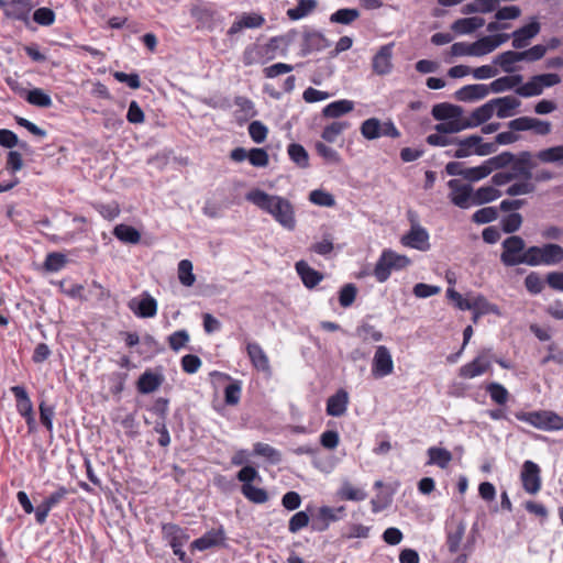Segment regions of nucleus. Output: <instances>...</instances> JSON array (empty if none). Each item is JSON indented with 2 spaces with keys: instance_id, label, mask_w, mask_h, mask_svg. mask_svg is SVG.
<instances>
[{
  "instance_id": "f257e3e1",
  "label": "nucleus",
  "mask_w": 563,
  "mask_h": 563,
  "mask_svg": "<svg viewBox=\"0 0 563 563\" xmlns=\"http://www.w3.org/2000/svg\"><path fill=\"white\" fill-rule=\"evenodd\" d=\"M245 198L249 202L271 214L285 229L290 231L295 229V210L286 198L269 195L257 188L249 191Z\"/></svg>"
},
{
  "instance_id": "f03ea898",
  "label": "nucleus",
  "mask_w": 563,
  "mask_h": 563,
  "mask_svg": "<svg viewBox=\"0 0 563 563\" xmlns=\"http://www.w3.org/2000/svg\"><path fill=\"white\" fill-rule=\"evenodd\" d=\"M562 78L556 73H543L531 76L526 82L520 84L515 90L516 95L521 98L538 97L543 93L547 88L561 84Z\"/></svg>"
},
{
  "instance_id": "7ed1b4c3",
  "label": "nucleus",
  "mask_w": 563,
  "mask_h": 563,
  "mask_svg": "<svg viewBox=\"0 0 563 563\" xmlns=\"http://www.w3.org/2000/svg\"><path fill=\"white\" fill-rule=\"evenodd\" d=\"M563 261V247L559 244L548 243L542 246L528 247V266H552Z\"/></svg>"
},
{
  "instance_id": "20e7f679",
  "label": "nucleus",
  "mask_w": 563,
  "mask_h": 563,
  "mask_svg": "<svg viewBox=\"0 0 563 563\" xmlns=\"http://www.w3.org/2000/svg\"><path fill=\"white\" fill-rule=\"evenodd\" d=\"M410 264L406 255H400L393 250H384L376 262L374 276L379 283L386 282L391 271H400Z\"/></svg>"
},
{
  "instance_id": "39448f33",
  "label": "nucleus",
  "mask_w": 563,
  "mask_h": 563,
  "mask_svg": "<svg viewBox=\"0 0 563 563\" xmlns=\"http://www.w3.org/2000/svg\"><path fill=\"white\" fill-rule=\"evenodd\" d=\"M503 252L500 254L501 263L507 267L526 264L528 260V249L525 240L519 235H511L501 243Z\"/></svg>"
},
{
  "instance_id": "423d86ee",
  "label": "nucleus",
  "mask_w": 563,
  "mask_h": 563,
  "mask_svg": "<svg viewBox=\"0 0 563 563\" xmlns=\"http://www.w3.org/2000/svg\"><path fill=\"white\" fill-rule=\"evenodd\" d=\"M162 533L164 539L168 541L173 553L178 558V560L183 563H191V560L183 550L184 544L189 540L187 529H184L176 523L168 522L163 523Z\"/></svg>"
},
{
  "instance_id": "0eeeda50",
  "label": "nucleus",
  "mask_w": 563,
  "mask_h": 563,
  "mask_svg": "<svg viewBox=\"0 0 563 563\" xmlns=\"http://www.w3.org/2000/svg\"><path fill=\"white\" fill-rule=\"evenodd\" d=\"M448 187L450 189L448 197L451 203L461 209L473 207V187L471 184H465L460 179H450Z\"/></svg>"
},
{
  "instance_id": "6e6552de",
  "label": "nucleus",
  "mask_w": 563,
  "mask_h": 563,
  "mask_svg": "<svg viewBox=\"0 0 563 563\" xmlns=\"http://www.w3.org/2000/svg\"><path fill=\"white\" fill-rule=\"evenodd\" d=\"M371 372L375 378H383L394 373V361L387 346H376Z\"/></svg>"
},
{
  "instance_id": "1a4fd4ad",
  "label": "nucleus",
  "mask_w": 563,
  "mask_h": 563,
  "mask_svg": "<svg viewBox=\"0 0 563 563\" xmlns=\"http://www.w3.org/2000/svg\"><path fill=\"white\" fill-rule=\"evenodd\" d=\"M490 349H485L472 361L459 369V376L465 379H472L485 374L490 368L489 358Z\"/></svg>"
},
{
  "instance_id": "9d476101",
  "label": "nucleus",
  "mask_w": 563,
  "mask_h": 563,
  "mask_svg": "<svg viewBox=\"0 0 563 563\" xmlns=\"http://www.w3.org/2000/svg\"><path fill=\"white\" fill-rule=\"evenodd\" d=\"M429 233L419 223H412L410 230L401 236V244L418 251H428L430 249Z\"/></svg>"
},
{
  "instance_id": "9b49d317",
  "label": "nucleus",
  "mask_w": 563,
  "mask_h": 563,
  "mask_svg": "<svg viewBox=\"0 0 563 563\" xmlns=\"http://www.w3.org/2000/svg\"><path fill=\"white\" fill-rule=\"evenodd\" d=\"M277 47V38H271L269 43L266 46H261L256 44H252L245 47L242 54V63L245 66H251L254 64H263L266 60L273 58V56H266L271 48Z\"/></svg>"
},
{
  "instance_id": "f8f14e48",
  "label": "nucleus",
  "mask_w": 563,
  "mask_h": 563,
  "mask_svg": "<svg viewBox=\"0 0 563 563\" xmlns=\"http://www.w3.org/2000/svg\"><path fill=\"white\" fill-rule=\"evenodd\" d=\"M128 307L139 318H153L157 313V301L147 291L140 298H132Z\"/></svg>"
},
{
  "instance_id": "ddd939ff",
  "label": "nucleus",
  "mask_w": 563,
  "mask_h": 563,
  "mask_svg": "<svg viewBox=\"0 0 563 563\" xmlns=\"http://www.w3.org/2000/svg\"><path fill=\"white\" fill-rule=\"evenodd\" d=\"M245 350L252 366L256 371L264 373L266 376H271L272 366L263 347L257 342H247Z\"/></svg>"
},
{
  "instance_id": "4468645a",
  "label": "nucleus",
  "mask_w": 563,
  "mask_h": 563,
  "mask_svg": "<svg viewBox=\"0 0 563 563\" xmlns=\"http://www.w3.org/2000/svg\"><path fill=\"white\" fill-rule=\"evenodd\" d=\"M540 467L532 461H526L521 470L523 489L529 494H537L541 488Z\"/></svg>"
},
{
  "instance_id": "2eb2a0df",
  "label": "nucleus",
  "mask_w": 563,
  "mask_h": 563,
  "mask_svg": "<svg viewBox=\"0 0 563 563\" xmlns=\"http://www.w3.org/2000/svg\"><path fill=\"white\" fill-rule=\"evenodd\" d=\"M345 516V507L340 506L336 508L322 506L318 510V516L312 523V529L317 531H324L329 528L331 522L339 521Z\"/></svg>"
},
{
  "instance_id": "dca6fc26",
  "label": "nucleus",
  "mask_w": 563,
  "mask_h": 563,
  "mask_svg": "<svg viewBox=\"0 0 563 563\" xmlns=\"http://www.w3.org/2000/svg\"><path fill=\"white\" fill-rule=\"evenodd\" d=\"M540 23L536 20L530 23L517 29L511 33L512 47L516 49H522L529 46L531 40L540 33Z\"/></svg>"
},
{
  "instance_id": "f3484780",
  "label": "nucleus",
  "mask_w": 563,
  "mask_h": 563,
  "mask_svg": "<svg viewBox=\"0 0 563 563\" xmlns=\"http://www.w3.org/2000/svg\"><path fill=\"white\" fill-rule=\"evenodd\" d=\"M225 539L222 527L207 531L200 538L194 540L190 544L192 550L206 551L208 549L220 545Z\"/></svg>"
},
{
  "instance_id": "a211bd4d",
  "label": "nucleus",
  "mask_w": 563,
  "mask_h": 563,
  "mask_svg": "<svg viewBox=\"0 0 563 563\" xmlns=\"http://www.w3.org/2000/svg\"><path fill=\"white\" fill-rule=\"evenodd\" d=\"M490 92L489 85L474 84L466 85L455 91V98L459 101L472 102L484 99Z\"/></svg>"
},
{
  "instance_id": "6ab92c4d",
  "label": "nucleus",
  "mask_w": 563,
  "mask_h": 563,
  "mask_svg": "<svg viewBox=\"0 0 563 563\" xmlns=\"http://www.w3.org/2000/svg\"><path fill=\"white\" fill-rule=\"evenodd\" d=\"M479 140H482V136L475 134L464 139L456 137L455 145H457V148L455 151H446L445 155L454 158L468 157L475 154Z\"/></svg>"
},
{
  "instance_id": "aec40b11",
  "label": "nucleus",
  "mask_w": 563,
  "mask_h": 563,
  "mask_svg": "<svg viewBox=\"0 0 563 563\" xmlns=\"http://www.w3.org/2000/svg\"><path fill=\"white\" fill-rule=\"evenodd\" d=\"M393 45H383L379 51L373 57V70L377 75H387L391 71Z\"/></svg>"
},
{
  "instance_id": "412c9836",
  "label": "nucleus",
  "mask_w": 563,
  "mask_h": 563,
  "mask_svg": "<svg viewBox=\"0 0 563 563\" xmlns=\"http://www.w3.org/2000/svg\"><path fill=\"white\" fill-rule=\"evenodd\" d=\"M490 101L499 119L511 117L514 111L521 104V101L514 96L499 97Z\"/></svg>"
},
{
  "instance_id": "4be33fe9",
  "label": "nucleus",
  "mask_w": 563,
  "mask_h": 563,
  "mask_svg": "<svg viewBox=\"0 0 563 563\" xmlns=\"http://www.w3.org/2000/svg\"><path fill=\"white\" fill-rule=\"evenodd\" d=\"M349 404V395L344 389L338 390L327 400V413L331 417H341L345 413Z\"/></svg>"
},
{
  "instance_id": "5701e85b",
  "label": "nucleus",
  "mask_w": 563,
  "mask_h": 563,
  "mask_svg": "<svg viewBox=\"0 0 563 563\" xmlns=\"http://www.w3.org/2000/svg\"><path fill=\"white\" fill-rule=\"evenodd\" d=\"M295 267L297 274L299 275L303 285L307 288H313L323 279V275L318 271L313 269L312 267H310L308 263L305 261L297 262Z\"/></svg>"
},
{
  "instance_id": "b1692460",
  "label": "nucleus",
  "mask_w": 563,
  "mask_h": 563,
  "mask_svg": "<svg viewBox=\"0 0 563 563\" xmlns=\"http://www.w3.org/2000/svg\"><path fill=\"white\" fill-rule=\"evenodd\" d=\"M523 62L520 51H506L494 58V64L499 66L503 71L512 74L518 70L517 63Z\"/></svg>"
},
{
  "instance_id": "393cba45",
  "label": "nucleus",
  "mask_w": 563,
  "mask_h": 563,
  "mask_svg": "<svg viewBox=\"0 0 563 563\" xmlns=\"http://www.w3.org/2000/svg\"><path fill=\"white\" fill-rule=\"evenodd\" d=\"M335 495L340 500L349 501H362L367 497V493L363 488L353 486L349 479L342 481Z\"/></svg>"
},
{
  "instance_id": "a878e982",
  "label": "nucleus",
  "mask_w": 563,
  "mask_h": 563,
  "mask_svg": "<svg viewBox=\"0 0 563 563\" xmlns=\"http://www.w3.org/2000/svg\"><path fill=\"white\" fill-rule=\"evenodd\" d=\"M331 46V42L320 32H309L303 36V52H320Z\"/></svg>"
},
{
  "instance_id": "bb28decb",
  "label": "nucleus",
  "mask_w": 563,
  "mask_h": 563,
  "mask_svg": "<svg viewBox=\"0 0 563 563\" xmlns=\"http://www.w3.org/2000/svg\"><path fill=\"white\" fill-rule=\"evenodd\" d=\"M428 461L427 465H435L442 470L446 468L452 461V453L439 446H430L427 450Z\"/></svg>"
},
{
  "instance_id": "cd10ccee",
  "label": "nucleus",
  "mask_w": 563,
  "mask_h": 563,
  "mask_svg": "<svg viewBox=\"0 0 563 563\" xmlns=\"http://www.w3.org/2000/svg\"><path fill=\"white\" fill-rule=\"evenodd\" d=\"M163 383V377L151 371H145L137 379L136 387L141 394L155 391Z\"/></svg>"
},
{
  "instance_id": "c85d7f7f",
  "label": "nucleus",
  "mask_w": 563,
  "mask_h": 563,
  "mask_svg": "<svg viewBox=\"0 0 563 563\" xmlns=\"http://www.w3.org/2000/svg\"><path fill=\"white\" fill-rule=\"evenodd\" d=\"M33 7L34 4L32 0H10L8 18L27 22Z\"/></svg>"
},
{
  "instance_id": "c756f323",
  "label": "nucleus",
  "mask_w": 563,
  "mask_h": 563,
  "mask_svg": "<svg viewBox=\"0 0 563 563\" xmlns=\"http://www.w3.org/2000/svg\"><path fill=\"white\" fill-rule=\"evenodd\" d=\"M522 80L523 77L519 74L499 77L489 84L490 92L500 93L512 89L516 90Z\"/></svg>"
},
{
  "instance_id": "7c9ffc66",
  "label": "nucleus",
  "mask_w": 563,
  "mask_h": 563,
  "mask_svg": "<svg viewBox=\"0 0 563 563\" xmlns=\"http://www.w3.org/2000/svg\"><path fill=\"white\" fill-rule=\"evenodd\" d=\"M10 390L16 400V410L22 417L34 413L32 401L23 386L16 385L11 387Z\"/></svg>"
},
{
  "instance_id": "2f4dec72",
  "label": "nucleus",
  "mask_w": 563,
  "mask_h": 563,
  "mask_svg": "<svg viewBox=\"0 0 563 563\" xmlns=\"http://www.w3.org/2000/svg\"><path fill=\"white\" fill-rule=\"evenodd\" d=\"M354 109V102L347 99H341L327 104L322 114L325 118H340Z\"/></svg>"
},
{
  "instance_id": "473e14b6",
  "label": "nucleus",
  "mask_w": 563,
  "mask_h": 563,
  "mask_svg": "<svg viewBox=\"0 0 563 563\" xmlns=\"http://www.w3.org/2000/svg\"><path fill=\"white\" fill-rule=\"evenodd\" d=\"M494 108L492 101L484 103L483 106L476 108L472 113L468 120H466V126L476 128L485 122H487L494 115Z\"/></svg>"
},
{
  "instance_id": "72a5a7b5",
  "label": "nucleus",
  "mask_w": 563,
  "mask_h": 563,
  "mask_svg": "<svg viewBox=\"0 0 563 563\" xmlns=\"http://www.w3.org/2000/svg\"><path fill=\"white\" fill-rule=\"evenodd\" d=\"M485 24L479 16L462 18L453 22L451 29L457 34H470Z\"/></svg>"
},
{
  "instance_id": "f704fd0d",
  "label": "nucleus",
  "mask_w": 563,
  "mask_h": 563,
  "mask_svg": "<svg viewBox=\"0 0 563 563\" xmlns=\"http://www.w3.org/2000/svg\"><path fill=\"white\" fill-rule=\"evenodd\" d=\"M465 525L460 521L455 526H450L446 532V547L451 553L460 550L461 542L465 534Z\"/></svg>"
},
{
  "instance_id": "c9c22d12",
  "label": "nucleus",
  "mask_w": 563,
  "mask_h": 563,
  "mask_svg": "<svg viewBox=\"0 0 563 563\" xmlns=\"http://www.w3.org/2000/svg\"><path fill=\"white\" fill-rule=\"evenodd\" d=\"M501 191L494 186H482L476 190L473 189V206H482L497 200L501 196Z\"/></svg>"
},
{
  "instance_id": "e433bc0d",
  "label": "nucleus",
  "mask_w": 563,
  "mask_h": 563,
  "mask_svg": "<svg viewBox=\"0 0 563 563\" xmlns=\"http://www.w3.org/2000/svg\"><path fill=\"white\" fill-rule=\"evenodd\" d=\"M534 157L544 164L563 165V145H556L539 151Z\"/></svg>"
},
{
  "instance_id": "4c0bfd02",
  "label": "nucleus",
  "mask_w": 563,
  "mask_h": 563,
  "mask_svg": "<svg viewBox=\"0 0 563 563\" xmlns=\"http://www.w3.org/2000/svg\"><path fill=\"white\" fill-rule=\"evenodd\" d=\"M431 113L435 120L445 121L460 117L462 109L450 103H438L433 106Z\"/></svg>"
},
{
  "instance_id": "58836bf2",
  "label": "nucleus",
  "mask_w": 563,
  "mask_h": 563,
  "mask_svg": "<svg viewBox=\"0 0 563 563\" xmlns=\"http://www.w3.org/2000/svg\"><path fill=\"white\" fill-rule=\"evenodd\" d=\"M114 236L124 243L136 244L141 240L140 232L128 224H118L113 230Z\"/></svg>"
},
{
  "instance_id": "ea45409f",
  "label": "nucleus",
  "mask_w": 563,
  "mask_h": 563,
  "mask_svg": "<svg viewBox=\"0 0 563 563\" xmlns=\"http://www.w3.org/2000/svg\"><path fill=\"white\" fill-rule=\"evenodd\" d=\"M362 136L366 140H376L382 136V121L377 118H369L360 126Z\"/></svg>"
},
{
  "instance_id": "a19ab883",
  "label": "nucleus",
  "mask_w": 563,
  "mask_h": 563,
  "mask_svg": "<svg viewBox=\"0 0 563 563\" xmlns=\"http://www.w3.org/2000/svg\"><path fill=\"white\" fill-rule=\"evenodd\" d=\"M253 453L265 457L271 464H278L282 462V453L267 443L256 442L253 445Z\"/></svg>"
},
{
  "instance_id": "79ce46f5",
  "label": "nucleus",
  "mask_w": 563,
  "mask_h": 563,
  "mask_svg": "<svg viewBox=\"0 0 563 563\" xmlns=\"http://www.w3.org/2000/svg\"><path fill=\"white\" fill-rule=\"evenodd\" d=\"M317 7L316 0H299L295 8L288 9L287 16L297 21L310 14Z\"/></svg>"
},
{
  "instance_id": "37998d69",
  "label": "nucleus",
  "mask_w": 563,
  "mask_h": 563,
  "mask_svg": "<svg viewBox=\"0 0 563 563\" xmlns=\"http://www.w3.org/2000/svg\"><path fill=\"white\" fill-rule=\"evenodd\" d=\"M287 153L289 158L300 168H307L309 166V155L306 148L298 143H291L288 145Z\"/></svg>"
},
{
  "instance_id": "c03bdc74",
  "label": "nucleus",
  "mask_w": 563,
  "mask_h": 563,
  "mask_svg": "<svg viewBox=\"0 0 563 563\" xmlns=\"http://www.w3.org/2000/svg\"><path fill=\"white\" fill-rule=\"evenodd\" d=\"M241 493L247 500L257 505L265 504L268 500L267 492L264 488L254 486L253 484L242 485Z\"/></svg>"
},
{
  "instance_id": "a18cd8bd",
  "label": "nucleus",
  "mask_w": 563,
  "mask_h": 563,
  "mask_svg": "<svg viewBox=\"0 0 563 563\" xmlns=\"http://www.w3.org/2000/svg\"><path fill=\"white\" fill-rule=\"evenodd\" d=\"M512 161H515V154L510 152H503L498 155H495L486 161H484L487 168H489V174L495 170L503 169L509 166Z\"/></svg>"
},
{
  "instance_id": "49530a36",
  "label": "nucleus",
  "mask_w": 563,
  "mask_h": 563,
  "mask_svg": "<svg viewBox=\"0 0 563 563\" xmlns=\"http://www.w3.org/2000/svg\"><path fill=\"white\" fill-rule=\"evenodd\" d=\"M25 100L36 107L49 108L53 104L52 98L41 88H33L26 92Z\"/></svg>"
},
{
  "instance_id": "de8ad7c7",
  "label": "nucleus",
  "mask_w": 563,
  "mask_h": 563,
  "mask_svg": "<svg viewBox=\"0 0 563 563\" xmlns=\"http://www.w3.org/2000/svg\"><path fill=\"white\" fill-rule=\"evenodd\" d=\"M355 334L363 342H379L384 338L383 332L369 323L360 324L355 330Z\"/></svg>"
},
{
  "instance_id": "09e8293b",
  "label": "nucleus",
  "mask_w": 563,
  "mask_h": 563,
  "mask_svg": "<svg viewBox=\"0 0 563 563\" xmlns=\"http://www.w3.org/2000/svg\"><path fill=\"white\" fill-rule=\"evenodd\" d=\"M486 391L490 399L499 406L505 405L509 399V391L500 383H489L486 385Z\"/></svg>"
},
{
  "instance_id": "8fccbe9b",
  "label": "nucleus",
  "mask_w": 563,
  "mask_h": 563,
  "mask_svg": "<svg viewBox=\"0 0 563 563\" xmlns=\"http://www.w3.org/2000/svg\"><path fill=\"white\" fill-rule=\"evenodd\" d=\"M360 16L357 9L344 8L339 9L330 15V22L349 25Z\"/></svg>"
},
{
  "instance_id": "3c124183",
  "label": "nucleus",
  "mask_w": 563,
  "mask_h": 563,
  "mask_svg": "<svg viewBox=\"0 0 563 563\" xmlns=\"http://www.w3.org/2000/svg\"><path fill=\"white\" fill-rule=\"evenodd\" d=\"M178 279L181 285L191 287L196 282L192 273V263L189 260H181L178 263Z\"/></svg>"
},
{
  "instance_id": "603ef678",
  "label": "nucleus",
  "mask_w": 563,
  "mask_h": 563,
  "mask_svg": "<svg viewBox=\"0 0 563 563\" xmlns=\"http://www.w3.org/2000/svg\"><path fill=\"white\" fill-rule=\"evenodd\" d=\"M350 124L344 121H334L331 124L327 125L322 131V139L325 142L334 143L338 136L346 129H349Z\"/></svg>"
},
{
  "instance_id": "864d4df0",
  "label": "nucleus",
  "mask_w": 563,
  "mask_h": 563,
  "mask_svg": "<svg viewBox=\"0 0 563 563\" xmlns=\"http://www.w3.org/2000/svg\"><path fill=\"white\" fill-rule=\"evenodd\" d=\"M67 263L66 255L59 252H52L46 255L44 268L47 272L56 273L65 267Z\"/></svg>"
},
{
  "instance_id": "5fc2aeb1",
  "label": "nucleus",
  "mask_w": 563,
  "mask_h": 563,
  "mask_svg": "<svg viewBox=\"0 0 563 563\" xmlns=\"http://www.w3.org/2000/svg\"><path fill=\"white\" fill-rule=\"evenodd\" d=\"M498 218V209L496 207H484L475 211L472 221L476 224H486Z\"/></svg>"
},
{
  "instance_id": "6e6d98bb",
  "label": "nucleus",
  "mask_w": 563,
  "mask_h": 563,
  "mask_svg": "<svg viewBox=\"0 0 563 563\" xmlns=\"http://www.w3.org/2000/svg\"><path fill=\"white\" fill-rule=\"evenodd\" d=\"M242 383L241 380H232L224 388V401L228 406H235L241 399Z\"/></svg>"
},
{
  "instance_id": "4d7b16f0",
  "label": "nucleus",
  "mask_w": 563,
  "mask_h": 563,
  "mask_svg": "<svg viewBox=\"0 0 563 563\" xmlns=\"http://www.w3.org/2000/svg\"><path fill=\"white\" fill-rule=\"evenodd\" d=\"M467 310H475L479 313H488L495 311V306L489 303L484 296H475L470 298V303H463Z\"/></svg>"
},
{
  "instance_id": "13d9d810",
  "label": "nucleus",
  "mask_w": 563,
  "mask_h": 563,
  "mask_svg": "<svg viewBox=\"0 0 563 563\" xmlns=\"http://www.w3.org/2000/svg\"><path fill=\"white\" fill-rule=\"evenodd\" d=\"M40 410V420L41 423L46 428V430L52 433L53 432V420L55 417V406L48 405L45 401H41L38 406Z\"/></svg>"
},
{
  "instance_id": "bf43d9fd",
  "label": "nucleus",
  "mask_w": 563,
  "mask_h": 563,
  "mask_svg": "<svg viewBox=\"0 0 563 563\" xmlns=\"http://www.w3.org/2000/svg\"><path fill=\"white\" fill-rule=\"evenodd\" d=\"M500 224L505 233H515L522 224V217L518 212L509 213L501 219Z\"/></svg>"
},
{
  "instance_id": "052dcab7",
  "label": "nucleus",
  "mask_w": 563,
  "mask_h": 563,
  "mask_svg": "<svg viewBox=\"0 0 563 563\" xmlns=\"http://www.w3.org/2000/svg\"><path fill=\"white\" fill-rule=\"evenodd\" d=\"M542 430L559 431L563 429V418L553 411H543Z\"/></svg>"
},
{
  "instance_id": "680f3d73",
  "label": "nucleus",
  "mask_w": 563,
  "mask_h": 563,
  "mask_svg": "<svg viewBox=\"0 0 563 563\" xmlns=\"http://www.w3.org/2000/svg\"><path fill=\"white\" fill-rule=\"evenodd\" d=\"M515 417L519 421L527 422V423L533 426L537 429L542 430V427H544L542 424L543 411H530V412L518 411V412L515 413Z\"/></svg>"
},
{
  "instance_id": "e2e57ef3",
  "label": "nucleus",
  "mask_w": 563,
  "mask_h": 563,
  "mask_svg": "<svg viewBox=\"0 0 563 563\" xmlns=\"http://www.w3.org/2000/svg\"><path fill=\"white\" fill-rule=\"evenodd\" d=\"M309 200L312 203L321 207H333L335 205L334 197L321 189L312 190L309 195Z\"/></svg>"
},
{
  "instance_id": "0e129e2a",
  "label": "nucleus",
  "mask_w": 563,
  "mask_h": 563,
  "mask_svg": "<svg viewBox=\"0 0 563 563\" xmlns=\"http://www.w3.org/2000/svg\"><path fill=\"white\" fill-rule=\"evenodd\" d=\"M536 190V186L531 180H523L519 183H515L510 185L506 194L511 197L520 196V195H529Z\"/></svg>"
},
{
  "instance_id": "69168bd1",
  "label": "nucleus",
  "mask_w": 563,
  "mask_h": 563,
  "mask_svg": "<svg viewBox=\"0 0 563 563\" xmlns=\"http://www.w3.org/2000/svg\"><path fill=\"white\" fill-rule=\"evenodd\" d=\"M489 175V168H487L485 163L483 162L478 166L465 168L464 179L467 180L468 183H476L486 178Z\"/></svg>"
},
{
  "instance_id": "338daca9",
  "label": "nucleus",
  "mask_w": 563,
  "mask_h": 563,
  "mask_svg": "<svg viewBox=\"0 0 563 563\" xmlns=\"http://www.w3.org/2000/svg\"><path fill=\"white\" fill-rule=\"evenodd\" d=\"M55 12L46 7L38 8L33 13V20L40 25L49 26L55 22Z\"/></svg>"
},
{
  "instance_id": "774afa93",
  "label": "nucleus",
  "mask_w": 563,
  "mask_h": 563,
  "mask_svg": "<svg viewBox=\"0 0 563 563\" xmlns=\"http://www.w3.org/2000/svg\"><path fill=\"white\" fill-rule=\"evenodd\" d=\"M357 288L354 284L344 285L339 294V302L343 308L352 306L356 298Z\"/></svg>"
}]
</instances>
